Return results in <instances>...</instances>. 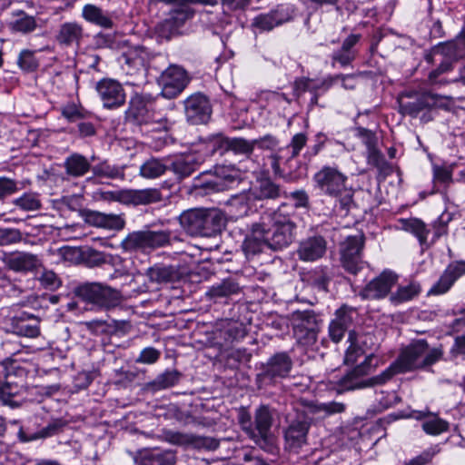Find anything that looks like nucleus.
Masks as SVG:
<instances>
[{"instance_id":"412c9836","label":"nucleus","mask_w":465,"mask_h":465,"mask_svg":"<svg viewBox=\"0 0 465 465\" xmlns=\"http://www.w3.org/2000/svg\"><path fill=\"white\" fill-rule=\"evenodd\" d=\"M463 274H465V262L450 263L439 281L429 291V294L440 295L447 292L455 281Z\"/></svg>"},{"instance_id":"ddd939ff","label":"nucleus","mask_w":465,"mask_h":465,"mask_svg":"<svg viewBox=\"0 0 465 465\" xmlns=\"http://www.w3.org/2000/svg\"><path fill=\"white\" fill-rule=\"evenodd\" d=\"M159 83L162 85V95L172 99L184 90L189 83V77L183 68L171 65L162 73Z\"/></svg>"},{"instance_id":"8fccbe9b","label":"nucleus","mask_w":465,"mask_h":465,"mask_svg":"<svg viewBox=\"0 0 465 465\" xmlns=\"http://www.w3.org/2000/svg\"><path fill=\"white\" fill-rule=\"evenodd\" d=\"M399 372H404L400 367L398 361L391 364L381 374L370 378L369 385L373 387L376 385H382L390 381L394 375Z\"/></svg>"},{"instance_id":"72a5a7b5","label":"nucleus","mask_w":465,"mask_h":465,"mask_svg":"<svg viewBox=\"0 0 465 465\" xmlns=\"http://www.w3.org/2000/svg\"><path fill=\"white\" fill-rule=\"evenodd\" d=\"M82 15L86 21L99 26L111 28L113 25L112 20L96 5H85L83 8Z\"/></svg>"},{"instance_id":"4468645a","label":"nucleus","mask_w":465,"mask_h":465,"mask_svg":"<svg viewBox=\"0 0 465 465\" xmlns=\"http://www.w3.org/2000/svg\"><path fill=\"white\" fill-rule=\"evenodd\" d=\"M184 113L187 121L192 124L207 123L212 114L209 99L199 93L192 94L184 100Z\"/></svg>"},{"instance_id":"4be33fe9","label":"nucleus","mask_w":465,"mask_h":465,"mask_svg":"<svg viewBox=\"0 0 465 465\" xmlns=\"http://www.w3.org/2000/svg\"><path fill=\"white\" fill-rule=\"evenodd\" d=\"M84 221L90 225L111 229L122 230L125 225V221L121 215L106 214L96 211L84 210L81 211Z\"/></svg>"},{"instance_id":"774afa93","label":"nucleus","mask_w":465,"mask_h":465,"mask_svg":"<svg viewBox=\"0 0 465 465\" xmlns=\"http://www.w3.org/2000/svg\"><path fill=\"white\" fill-rule=\"evenodd\" d=\"M439 452V450L434 448H430L422 451L419 456L411 459L405 465H426L430 463L433 457Z\"/></svg>"},{"instance_id":"69168bd1","label":"nucleus","mask_w":465,"mask_h":465,"mask_svg":"<svg viewBox=\"0 0 465 465\" xmlns=\"http://www.w3.org/2000/svg\"><path fill=\"white\" fill-rule=\"evenodd\" d=\"M368 163L382 171L387 165V162L383 154L376 148L367 151Z\"/></svg>"},{"instance_id":"f257e3e1","label":"nucleus","mask_w":465,"mask_h":465,"mask_svg":"<svg viewBox=\"0 0 465 465\" xmlns=\"http://www.w3.org/2000/svg\"><path fill=\"white\" fill-rule=\"evenodd\" d=\"M282 204L277 210L264 213L256 223L255 232L265 236V244L272 251L288 248L296 239L297 224L295 215Z\"/></svg>"},{"instance_id":"a19ab883","label":"nucleus","mask_w":465,"mask_h":465,"mask_svg":"<svg viewBox=\"0 0 465 465\" xmlns=\"http://www.w3.org/2000/svg\"><path fill=\"white\" fill-rule=\"evenodd\" d=\"M146 53L141 46H134L124 52L121 55L120 61L133 68H139L144 66Z\"/></svg>"},{"instance_id":"a211bd4d","label":"nucleus","mask_w":465,"mask_h":465,"mask_svg":"<svg viewBox=\"0 0 465 465\" xmlns=\"http://www.w3.org/2000/svg\"><path fill=\"white\" fill-rule=\"evenodd\" d=\"M96 91L105 108L114 109L125 103V92L122 84L113 79H103L96 84Z\"/></svg>"},{"instance_id":"37998d69","label":"nucleus","mask_w":465,"mask_h":465,"mask_svg":"<svg viewBox=\"0 0 465 465\" xmlns=\"http://www.w3.org/2000/svg\"><path fill=\"white\" fill-rule=\"evenodd\" d=\"M13 204L25 212L38 211L42 207L41 201L36 193H25L22 196L15 198Z\"/></svg>"},{"instance_id":"2f4dec72","label":"nucleus","mask_w":465,"mask_h":465,"mask_svg":"<svg viewBox=\"0 0 465 465\" xmlns=\"http://www.w3.org/2000/svg\"><path fill=\"white\" fill-rule=\"evenodd\" d=\"M149 281L157 284L173 282L179 278V272L173 266L154 265L146 271Z\"/></svg>"},{"instance_id":"79ce46f5","label":"nucleus","mask_w":465,"mask_h":465,"mask_svg":"<svg viewBox=\"0 0 465 465\" xmlns=\"http://www.w3.org/2000/svg\"><path fill=\"white\" fill-rule=\"evenodd\" d=\"M182 374L176 370L165 371L159 374L151 385L156 390H163L174 386L180 381Z\"/></svg>"},{"instance_id":"13d9d810","label":"nucleus","mask_w":465,"mask_h":465,"mask_svg":"<svg viewBox=\"0 0 465 465\" xmlns=\"http://www.w3.org/2000/svg\"><path fill=\"white\" fill-rule=\"evenodd\" d=\"M190 445L196 449L213 450L219 447V441L212 437L199 436L191 433Z\"/></svg>"},{"instance_id":"b1692460","label":"nucleus","mask_w":465,"mask_h":465,"mask_svg":"<svg viewBox=\"0 0 465 465\" xmlns=\"http://www.w3.org/2000/svg\"><path fill=\"white\" fill-rule=\"evenodd\" d=\"M291 15L288 7L278 5L274 10L268 14L257 15L252 21V26L262 30L270 31L275 26L289 21Z\"/></svg>"},{"instance_id":"aec40b11","label":"nucleus","mask_w":465,"mask_h":465,"mask_svg":"<svg viewBox=\"0 0 465 465\" xmlns=\"http://www.w3.org/2000/svg\"><path fill=\"white\" fill-rule=\"evenodd\" d=\"M327 252V241L323 236L313 235L299 242L296 253L302 262H315L322 258Z\"/></svg>"},{"instance_id":"393cba45","label":"nucleus","mask_w":465,"mask_h":465,"mask_svg":"<svg viewBox=\"0 0 465 465\" xmlns=\"http://www.w3.org/2000/svg\"><path fill=\"white\" fill-rule=\"evenodd\" d=\"M150 101L147 97L141 94H134L129 102L128 109L125 112V117L137 124H146L151 120L149 114Z\"/></svg>"},{"instance_id":"052dcab7","label":"nucleus","mask_w":465,"mask_h":465,"mask_svg":"<svg viewBox=\"0 0 465 465\" xmlns=\"http://www.w3.org/2000/svg\"><path fill=\"white\" fill-rule=\"evenodd\" d=\"M229 137H225L223 134H216L210 139L209 144L213 153H218L221 155L229 151L230 145Z\"/></svg>"},{"instance_id":"39448f33","label":"nucleus","mask_w":465,"mask_h":465,"mask_svg":"<svg viewBox=\"0 0 465 465\" xmlns=\"http://www.w3.org/2000/svg\"><path fill=\"white\" fill-rule=\"evenodd\" d=\"M173 240L180 241V238L176 235L173 236L172 232L168 230L134 231L126 235L121 242V247L129 252H146L170 246Z\"/></svg>"},{"instance_id":"6e6552de","label":"nucleus","mask_w":465,"mask_h":465,"mask_svg":"<svg viewBox=\"0 0 465 465\" xmlns=\"http://www.w3.org/2000/svg\"><path fill=\"white\" fill-rule=\"evenodd\" d=\"M444 97L430 92H406L398 98L399 112L416 117L422 110L444 105Z\"/></svg>"},{"instance_id":"a18cd8bd","label":"nucleus","mask_w":465,"mask_h":465,"mask_svg":"<svg viewBox=\"0 0 465 465\" xmlns=\"http://www.w3.org/2000/svg\"><path fill=\"white\" fill-rule=\"evenodd\" d=\"M41 268L43 269L42 272L37 277V281L40 282L41 286L49 291L59 289L62 285L60 277L53 270H49L44 266Z\"/></svg>"},{"instance_id":"7ed1b4c3","label":"nucleus","mask_w":465,"mask_h":465,"mask_svg":"<svg viewBox=\"0 0 465 465\" xmlns=\"http://www.w3.org/2000/svg\"><path fill=\"white\" fill-rule=\"evenodd\" d=\"M321 193L337 198L341 209L347 213L352 203V192L347 187L348 177L337 166L323 165L312 177Z\"/></svg>"},{"instance_id":"3c124183","label":"nucleus","mask_w":465,"mask_h":465,"mask_svg":"<svg viewBox=\"0 0 465 465\" xmlns=\"http://www.w3.org/2000/svg\"><path fill=\"white\" fill-rule=\"evenodd\" d=\"M355 332H349V341H351V345L347 349L344 356V363L347 365L354 364L358 358L365 353L364 349L359 346L355 342Z\"/></svg>"},{"instance_id":"de8ad7c7","label":"nucleus","mask_w":465,"mask_h":465,"mask_svg":"<svg viewBox=\"0 0 465 465\" xmlns=\"http://www.w3.org/2000/svg\"><path fill=\"white\" fill-rule=\"evenodd\" d=\"M253 142L244 138L236 137L230 139L229 151L233 152L235 154L244 155L249 157L253 153Z\"/></svg>"},{"instance_id":"9b49d317","label":"nucleus","mask_w":465,"mask_h":465,"mask_svg":"<svg viewBox=\"0 0 465 465\" xmlns=\"http://www.w3.org/2000/svg\"><path fill=\"white\" fill-rule=\"evenodd\" d=\"M364 235L358 233L348 236L340 245L341 262L350 273L356 274L363 266L362 250Z\"/></svg>"},{"instance_id":"e2e57ef3","label":"nucleus","mask_w":465,"mask_h":465,"mask_svg":"<svg viewBox=\"0 0 465 465\" xmlns=\"http://www.w3.org/2000/svg\"><path fill=\"white\" fill-rule=\"evenodd\" d=\"M36 27L35 20L33 16L23 15L13 23V29L21 33H29Z\"/></svg>"},{"instance_id":"bf43d9fd","label":"nucleus","mask_w":465,"mask_h":465,"mask_svg":"<svg viewBox=\"0 0 465 465\" xmlns=\"http://www.w3.org/2000/svg\"><path fill=\"white\" fill-rule=\"evenodd\" d=\"M21 69L25 71H34L38 67V61L35 56V52L30 50H23L17 60Z\"/></svg>"},{"instance_id":"4c0bfd02","label":"nucleus","mask_w":465,"mask_h":465,"mask_svg":"<svg viewBox=\"0 0 465 465\" xmlns=\"http://www.w3.org/2000/svg\"><path fill=\"white\" fill-rule=\"evenodd\" d=\"M64 426V422L62 420H54L49 423L46 427L43 428L37 433L27 435L22 429L18 432V437L21 441L27 442L36 439H43L53 436L58 433L61 429Z\"/></svg>"},{"instance_id":"6e6d98bb","label":"nucleus","mask_w":465,"mask_h":465,"mask_svg":"<svg viewBox=\"0 0 465 465\" xmlns=\"http://www.w3.org/2000/svg\"><path fill=\"white\" fill-rule=\"evenodd\" d=\"M423 430L430 435H439L449 430V423L440 418L425 420L422 423Z\"/></svg>"},{"instance_id":"f3484780","label":"nucleus","mask_w":465,"mask_h":465,"mask_svg":"<svg viewBox=\"0 0 465 465\" xmlns=\"http://www.w3.org/2000/svg\"><path fill=\"white\" fill-rule=\"evenodd\" d=\"M398 276L391 271L382 272L378 277L371 280L360 292L362 299L377 300L387 296L396 284Z\"/></svg>"},{"instance_id":"473e14b6","label":"nucleus","mask_w":465,"mask_h":465,"mask_svg":"<svg viewBox=\"0 0 465 465\" xmlns=\"http://www.w3.org/2000/svg\"><path fill=\"white\" fill-rule=\"evenodd\" d=\"M169 170V166L165 163L163 159L149 158L140 166L139 174L146 179H155Z\"/></svg>"},{"instance_id":"338daca9","label":"nucleus","mask_w":465,"mask_h":465,"mask_svg":"<svg viewBox=\"0 0 465 465\" xmlns=\"http://www.w3.org/2000/svg\"><path fill=\"white\" fill-rule=\"evenodd\" d=\"M17 190V182L15 180L0 177V201L15 193Z\"/></svg>"},{"instance_id":"ea45409f","label":"nucleus","mask_w":465,"mask_h":465,"mask_svg":"<svg viewBox=\"0 0 465 465\" xmlns=\"http://www.w3.org/2000/svg\"><path fill=\"white\" fill-rule=\"evenodd\" d=\"M239 290V284L234 280L226 279L222 282L212 286L206 294L211 298H223L237 293Z\"/></svg>"},{"instance_id":"f704fd0d","label":"nucleus","mask_w":465,"mask_h":465,"mask_svg":"<svg viewBox=\"0 0 465 465\" xmlns=\"http://www.w3.org/2000/svg\"><path fill=\"white\" fill-rule=\"evenodd\" d=\"M198 163L192 155L183 157L172 163L171 169L178 178L183 179L190 176L197 169Z\"/></svg>"},{"instance_id":"a878e982","label":"nucleus","mask_w":465,"mask_h":465,"mask_svg":"<svg viewBox=\"0 0 465 465\" xmlns=\"http://www.w3.org/2000/svg\"><path fill=\"white\" fill-rule=\"evenodd\" d=\"M83 26L76 22H66L60 25L55 41L64 47L79 46L84 38Z\"/></svg>"},{"instance_id":"dca6fc26","label":"nucleus","mask_w":465,"mask_h":465,"mask_svg":"<svg viewBox=\"0 0 465 465\" xmlns=\"http://www.w3.org/2000/svg\"><path fill=\"white\" fill-rule=\"evenodd\" d=\"M6 268L15 272H33L43 267L42 260L37 254L26 252L5 253L2 257Z\"/></svg>"},{"instance_id":"c85d7f7f","label":"nucleus","mask_w":465,"mask_h":465,"mask_svg":"<svg viewBox=\"0 0 465 465\" xmlns=\"http://www.w3.org/2000/svg\"><path fill=\"white\" fill-rule=\"evenodd\" d=\"M284 150L281 149L278 153H273L270 156L272 161L271 165L275 175L284 178L287 181H294L302 178L306 175L307 168L302 163L295 162L297 164L295 169H292V164L287 165L288 171L281 169L280 163L283 159V156L280 153Z\"/></svg>"},{"instance_id":"4d7b16f0","label":"nucleus","mask_w":465,"mask_h":465,"mask_svg":"<svg viewBox=\"0 0 465 465\" xmlns=\"http://www.w3.org/2000/svg\"><path fill=\"white\" fill-rule=\"evenodd\" d=\"M199 188L203 189L205 193L223 192L227 190L228 183L226 179L223 180L218 176H213L209 180L202 183Z\"/></svg>"},{"instance_id":"20e7f679","label":"nucleus","mask_w":465,"mask_h":465,"mask_svg":"<svg viewBox=\"0 0 465 465\" xmlns=\"http://www.w3.org/2000/svg\"><path fill=\"white\" fill-rule=\"evenodd\" d=\"M74 294L81 301L97 309L110 311L124 301L122 292L100 282H84L74 289Z\"/></svg>"},{"instance_id":"f03ea898","label":"nucleus","mask_w":465,"mask_h":465,"mask_svg":"<svg viewBox=\"0 0 465 465\" xmlns=\"http://www.w3.org/2000/svg\"><path fill=\"white\" fill-rule=\"evenodd\" d=\"M182 228L191 236L213 237L226 225L224 213L217 208H195L183 212L179 217Z\"/></svg>"},{"instance_id":"6ab92c4d","label":"nucleus","mask_w":465,"mask_h":465,"mask_svg":"<svg viewBox=\"0 0 465 465\" xmlns=\"http://www.w3.org/2000/svg\"><path fill=\"white\" fill-rule=\"evenodd\" d=\"M118 199L124 204L137 206L159 203L163 195L158 188L126 189L119 191Z\"/></svg>"},{"instance_id":"9d476101","label":"nucleus","mask_w":465,"mask_h":465,"mask_svg":"<svg viewBox=\"0 0 465 465\" xmlns=\"http://www.w3.org/2000/svg\"><path fill=\"white\" fill-rule=\"evenodd\" d=\"M378 366L379 359L373 353H370L361 363L355 366L339 381L338 384L341 389L337 390V392L340 394L346 391L370 387V378L363 379V377L373 372Z\"/></svg>"},{"instance_id":"680f3d73","label":"nucleus","mask_w":465,"mask_h":465,"mask_svg":"<svg viewBox=\"0 0 465 465\" xmlns=\"http://www.w3.org/2000/svg\"><path fill=\"white\" fill-rule=\"evenodd\" d=\"M161 356V351L153 347H146L140 352L135 362L142 364H153Z\"/></svg>"},{"instance_id":"5fc2aeb1","label":"nucleus","mask_w":465,"mask_h":465,"mask_svg":"<svg viewBox=\"0 0 465 465\" xmlns=\"http://www.w3.org/2000/svg\"><path fill=\"white\" fill-rule=\"evenodd\" d=\"M193 15V12L187 7L176 8L170 11L166 19L179 29Z\"/></svg>"},{"instance_id":"1a4fd4ad","label":"nucleus","mask_w":465,"mask_h":465,"mask_svg":"<svg viewBox=\"0 0 465 465\" xmlns=\"http://www.w3.org/2000/svg\"><path fill=\"white\" fill-rule=\"evenodd\" d=\"M296 417L290 421L284 431L285 448L293 452L307 444V435L311 427V419L308 412L300 406L299 401L294 407Z\"/></svg>"},{"instance_id":"0eeeda50","label":"nucleus","mask_w":465,"mask_h":465,"mask_svg":"<svg viewBox=\"0 0 465 465\" xmlns=\"http://www.w3.org/2000/svg\"><path fill=\"white\" fill-rule=\"evenodd\" d=\"M288 320L298 344L310 347L317 342L322 321L314 311H293Z\"/></svg>"},{"instance_id":"c756f323","label":"nucleus","mask_w":465,"mask_h":465,"mask_svg":"<svg viewBox=\"0 0 465 465\" xmlns=\"http://www.w3.org/2000/svg\"><path fill=\"white\" fill-rule=\"evenodd\" d=\"M14 332L19 336L35 338L40 335L39 321L34 315L23 313L12 320Z\"/></svg>"},{"instance_id":"f8f14e48","label":"nucleus","mask_w":465,"mask_h":465,"mask_svg":"<svg viewBox=\"0 0 465 465\" xmlns=\"http://www.w3.org/2000/svg\"><path fill=\"white\" fill-rule=\"evenodd\" d=\"M275 410L268 405H260L254 411L252 440L261 448L266 449L272 443L271 429L274 420Z\"/></svg>"},{"instance_id":"c9c22d12","label":"nucleus","mask_w":465,"mask_h":465,"mask_svg":"<svg viewBox=\"0 0 465 465\" xmlns=\"http://www.w3.org/2000/svg\"><path fill=\"white\" fill-rule=\"evenodd\" d=\"M124 168L112 165L107 161L101 162L92 167L94 176L108 179H124Z\"/></svg>"},{"instance_id":"7c9ffc66","label":"nucleus","mask_w":465,"mask_h":465,"mask_svg":"<svg viewBox=\"0 0 465 465\" xmlns=\"http://www.w3.org/2000/svg\"><path fill=\"white\" fill-rule=\"evenodd\" d=\"M64 166L65 173L72 177H82L92 170L91 162L84 155L74 153L69 155Z\"/></svg>"},{"instance_id":"423d86ee","label":"nucleus","mask_w":465,"mask_h":465,"mask_svg":"<svg viewBox=\"0 0 465 465\" xmlns=\"http://www.w3.org/2000/svg\"><path fill=\"white\" fill-rule=\"evenodd\" d=\"M443 355L440 347L429 348L425 340H419L410 344L397 360L401 370L405 371L423 369L439 361Z\"/></svg>"},{"instance_id":"0e129e2a","label":"nucleus","mask_w":465,"mask_h":465,"mask_svg":"<svg viewBox=\"0 0 465 465\" xmlns=\"http://www.w3.org/2000/svg\"><path fill=\"white\" fill-rule=\"evenodd\" d=\"M238 420L242 430L249 435L250 438L252 439V436H254L255 431V429H253L254 420H252V415L246 409H240Z\"/></svg>"},{"instance_id":"c03bdc74","label":"nucleus","mask_w":465,"mask_h":465,"mask_svg":"<svg viewBox=\"0 0 465 465\" xmlns=\"http://www.w3.org/2000/svg\"><path fill=\"white\" fill-rule=\"evenodd\" d=\"M308 137L304 133H299L292 136L290 143L284 150L291 151L290 156L285 160V165L293 163L294 159L300 154L302 148L306 145Z\"/></svg>"},{"instance_id":"09e8293b","label":"nucleus","mask_w":465,"mask_h":465,"mask_svg":"<svg viewBox=\"0 0 465 465\" xmlns=\"http://www.w3.org/2000/svg\"><path fill=\"white\" fill-rule=\"evenodd\" d=\"M403 225L406 231L412 232L419 239L420 244L426 243L429 231L423 222L419 219H410L406 220Z\"/></svg>"},{"instance_id":"cd10ccee","label":"nucleus","mask_w":465,"mask_h":465,"mask_svg":"<svg viewBox=\"0 0 465 465\" xmlns=\"http://www.w3.org/2000/svg\"><path fill=\"white\" fill-rule=\"evenodd\" d=\"M135 460L137 465H173L176 457L172 450L148 449L140 451Z\"/></svg>"},{"instance_id":"603ef678","label":"nucleus","mask_w":465,"mask_h":465,"mask_svg":"<svg viewBox=\"0 0 465 465\" xmlns=\"http://www.w3.org/2000/svg\"><path fill=\"white\" fill-rule=\"evenodd\" d=\"M440 49L442 53H446L454 57L465 55V35H458L454 41L446 44L441 46Z\"/></svg>"},{"instance_id":"bb28decb","label":"nucleus","mask_w":465,"mask_h":465,"mask_svg":"<svg viewBox=\"0 0 465 465\" xmlns=\"http://www.w3.org/2000/svg\"><path fill=\"white\" fill-rule=\"evenodd\" d=\"M299 404L308 412L309 415H317L321 418L343 413L346 411V404L339 401L320 403L312 401L300 400Z\"/></svg>"},{"instance_id":"e433bc0d","label":"nucleus","mask_w":465,"mask_h":465,"mask_svg":"<svg viewBox=\"0 0 465 465\" xmlns=\"http://www.w3.org/2000/svg\"><path fill=\"white\" fill-rule=\"evenodd\" d=\"M282 194L279 185L270 179H262L259 182L258 187L253 191L254 198L257 200L276 199Z\"/></svg>"},{"instance_id":"2eb2a0df","label":"nucleus","mask_w":465,"mask_h":465,"mask_svg":"<svg viewBox=\"0 0 465 465\" xmlns=\"http://www.w3.org/2000/svg\"><path fill=\"white\" fill-rule=\"evenodd\" d=\"M292 361L287 352H278L262 365L257 378L262 381L272 382L278 378L286 377L292 370Z\"/></svg>"},{"instance_id":"864d4df0","label":"nucleus","mask_w":465,"mask_h":465,"mask_svg":"<svg viewBox=\"0 0 465 465\" xmlns=\"http://www.w3.org/2000/svg\"><path fill=\"white\" fill-rule=\"evenodd\" d=\"M23 240V233L15 228H0V246L18 243Z\"/></svg>"},{"instance_id":"5701e85b","label":"nucleus","mask_w":465,"mask_h":465,"mask_svg":"<svg viewBox=\"0 0 465 465\" xmlns=\"http://www.w3.org/2000/svg\"><path fill=\"white\" fill-rule=\"evenodd\" d=\"M355 311L352 308L342 306L337 310L335 318L330 322L329 336L333 342H339L344 336L345 331L352 322V314Z\"/></svg>"},{"instance_id":"58836bf2","label":"nucleus","mask_w":465,"mask_h":465,"mask_svg":"<svg viewBox=\"0 0 465 465\" xmlns=\"http://www.w3.org/2000/svg\"><path fill=\"white\" fill-rule=\"evenodd\" d=\"M256 223L252 225L251 234L246 237L242 243V250L246 256L255 255L262 251L265 244V236H259L255 232Z\"/></svg>"},{"instance_id":"49530a36","label":"nucleus","mask_w":465,"mask_h":465,"mask_svg":"<svg viewBox=\"0 0 465 465\" xmlns=\"http://www.w3.org/2000/svg\"><path fill=\"white\" fill-rule=\"evenodd\" d=\"M420 288L419 284L410 283L406 286H400L395 293L391 296V301L394 303H401L418 295Z\"/></svg>"}]
</instances>
